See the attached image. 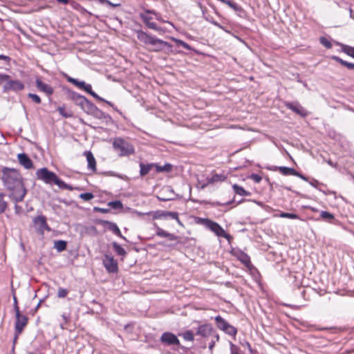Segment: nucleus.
<instances>
[{
    "label": "nucleus",
    "instance_id": "nucleus-49",
    "mask_svg": "<svg viewBox=\"0 0 354 354\" xmlns=\"http://www.w3.org/2000/svg\"><path fill=\"white\" fill-rule=\"evenodd\" d=\"M15 313H16V317H19V315H21L19 311V308L17 304H16V305H15Z\"/></svg>",
    "mask_w": 354,
    "mask_h": 354
},
{
    "label": "nucleus",
    "instance_id": "nucleus-4",
    "mask_svg": "<svg viewBox=\"0 0 354 354\" xmlns=\"http://www.w3.org/2000/svg\"><path fill=\"white\" fill-rule=\"evenodd\" d=\"M196 223L205 226L218 237L225 238L228 241L232 238V236L229 234L226 233L224 229L218 223L209 218L198 217L196 218Z\"/></svg>",
    "mask_w": 354,
    "mask_h": 354
},
{
    "label": "nucleus",
    "instance_id": "nucleus-39",
    "mask_svg": "<svg viewBox=\"0 0 354 354\" xmlns=\"http://www.w3.org/2000/svg\"><path fill=\"white\" fill-rule=\"evenodd\" d=\"M68 293V290L63 288H59L58 289V292H57V297L59 298H64L67 296Z\"/></svg>",
    "mask_w": 354,
    "mask_h": 354
},
{
    "label": "nucleus",
    "instance_id": "nucleus-17",
    "mask_svg": "<svg viewBox=\"0 0 354 354\" xmlns=\"http://www.w3.org/2000/svg\"><path fill=\"white\" fill-rule=\"evenodd\" d=\"M285 106L287 109L292 110L301 117H306L308 115L306 110L298 103L286 102Z\"/></svg>",
    "mask_w": 354,
    "mask_h": 354
},
{
    "label": "nucleus",
    "instance_id": "nucleus-35",
    "mask_svg": "<svg viewBox=\"0 0 354 354\" xmlns=\"http://www.w3.org/2000/svg\"><path fill=\"white\" fill-rule=\"evenodd\" d=\"M4 196V194L0 193V214L4 212L7 208V203L3 200Z\"/></svg>",
    "mask_w": 354,
    "mask_h": 354
},
{
    "label": "nucleus",
    "instance_id": "nucleus-29",
    "mask_svg": "<svg viewBox=\"0 0 354 354\" xmlns=\"http://www.w3.org/2000/svg\"><path fill=\"white\" fill-rule=\"evenodd\" d=\"M180 336L183 337V338L186 341L194 342V335L192 330H187L183 332L181 334H179Z\"/></svg>",
    "mask_w": 354,
    "mask_h": 354
},
{
    "label": "nucleus",
    "instance_id": "nucleus-54",
    "mask_svg": "<svg viewBox=\"0 0 354 354\" xmlns=\"http://www.w3.org/2000/svg\"><path fill=\"white\" fill-rule=\"evenodd\" d=\"M59 3H63V4H68L69 1L68 0H57Z\"/></svg>",
    "mask_w": 354,
    "mask_h": 354
},
{
    "label": "nucleus",
    "instance_id": "nucleus-11",
    "mask_svg": "<svg viewBox=\"0 0 354 354\" xmlns=\"http://www.w3.org/2000/svg\"><path fill=\"white\" fill-rule=\"evenodd\" d=\"M232 254L234 257H235L239 261H240L246 268L249 270H252L253 266L250 261V257L242 250H233Z\"/></svg>",
    "mask_w": 354,
    "mask_h": 354
},
{
    "label": "nucleus",
    "instance_id": "nucleus-5",
    "mask_svg": "<svg viewBox=\"0 0 354 354\" xmlns=\"http://www.w3.org/2000/svg\"><path fill=\"white\" fill-rule=\"evenodd\" d=\"M66 80L68 82L73 84L74 86H75L78 88L83 90V91H86V93H89L91 96H93L98 102H104L112 108L114 107L113 104H112L111 102L107 101L105 99L101 97L96 93H95L92 90V86L91 84H86L83 81H79L77 79L73 78L69 76H66Z\"/></svg>",
    "mask_w": 354,
    "mask_h": 354
},
{
    "label": "nucleus",
    "instance_id": "nucleus-2",
    "mask_svg": "<svg viewBox=\"0 0 354 354\" xmlns=\"http://www.w3.org/2000/svg\"><path fill=\"white\" fill-rule=\"evenodd\" d=\"M136 33L139 41L145 45L150 46L148 48L150 52H160L165 48H171V45L168 42L153 37L142 30H138Z\"/></svg>",
    "mask_w": 354,
    "mask_h": 354
},
{
    "label": "nucleus",
    "instance_id": "nucleus-31",
    "mask_svg": "<svg viewBox=\"0 0 354 354\" xmlns=\"http://www.w3.org/2000/svg\"><path fill=\"white\" fill-rule=\"evenodd\" d=\"M57 111L59 114L65 118H72L73 116V112L71 111H66L64 106H59Z\"/></svg>",
    "mask_w": 354,
    "mask_h": 354
},
{
    "label": "nucleus",
    "instance_id": "nucleus-3",
    "mask_svg": "<svg viewBox=\"0 0 354 354\" xmlns=\"http://www.w3.org/2000/svg\"><path fill=\"white\" fill-rule=\"evenodd\" d=\"M37 179L41 180L47 184L53 183L59 188L68 190H73V187L62 180L55 173L49 171L47 168L44 167L37 169L36 171Z\"/></svg>",
    "mask_w": 354,
    "mask_h": 354
},
{
    "label": "nucleus",
    "instance_id": "nucleus-43",
    "mask_svg": "<svg viewBox=\"0 0 354 354\" xmlns=\"http://www.w3.org/2000/svg\"><path fill=\"white\" fill-rule=\"evenodd\" d=\"M147 214H148V215L152 214L153 218H154V219L162 218L161 211H156L153 212H149V213H147Z\"/></svg>",
    "mask_w": 354,
    "mask_h": 354
},
{
    "label": "nucleus",
    "instance_id": "nucleus-53",
    "mask_svg": "<svg viewBox=\"0 0 354 354\" xmlns=\"http://www.w3.org/2000/svg\"><path fill=\"white\" fill-rule=\"evenodd\" d=\"M308 209H310V211L313 212H318V209L316 207H308Z\"/></svg>",
    "mask_w": 354,
    "mask_h": 354
},
{
    "label": "nucleus",
    "instance_id": "nucleus-25",
    "mask_svg": "<svg viewBox=\"0 0 354 354\" xmlns=\"http://www.w3.org/2000/svg\"><path fill=\"white\" fill-rule=\"evenodd\" d=\"M232 188H233L234 192L238 195H240L242 196H250V194H251L250 192H249L248 191H246L243 187H242L236 184L233 185Z\"/></svg>",
    "mask_w": 354,
    "mask_h": 354
},
{
    "label": "nucleus",
    "instance_id": "nucleus-46",
    "mask_svg": "<svg viewBox=\"0 0 354 354\" xmlns=\"http://www.w3.org/2000/svg\"><path fill=\"white\" fill-rule=\"evenodd\" d=\"M213 24H214V26H217L218 28L222 29V30H223L224 31H225V32H227L230 33V31H228V30H225V28L223 26H221L220 24H218V22H216V21H214V22H213Z\"/></svg>",
    "mask_w": 354,
    "mask_h": 354
},
{
    "label": "nucleus",
    "instance_id": "nucleus-38",
    "mask_svg": "<svg viewBox=\"0 0 354 354\" xmlns=\"http://www.w3.org/2000/svg\"><path fill=\"white\" fill-rule=\"evenodd\" d=\"M80 198L85 201H90L94 198V195L92 193H83L80 195Z\"/></svg>",
    "mask_w": 354,
    "mask_h": 354
},
{
    "label": "nucleus",
    "instance_id": "nucleus-56",
    "mask_svg": "<svg viewBox=\"0 0 354 354\" xmlns=\"http://www.w3.org/2000/svg\"><path fill=\"white\" fill-rule=\"evenodd\" d=\"M245 346L250 351H252V348H251V345L249 342H245Z\"/></svg>",
    "mask_w": 354,
    "mask_h": 354
},
{
    "label": "nucleus",
    "instance_id": "nucleus-63",
    "mask_svg": "<svg viewBox=\"0 0 354 354\" xmlns=\"http://www.w3.org/2000/svg\"><path fill=\"white\" fill-rule=\"evenodd\" d=\"M353 178L354 179V176H353Z\"/></svg>",
    "mask_w": 354,
    "mask_h": 354
},
{
    "label": "nucleus",
    "instance_id": "nucleus-51",
    "mask_svg": "<svg viewBox=\"0 0 354 354\" xmlns=\"http://www.w3.org/2000/svg\"><path fill=\"white\" fill-rule=\"evenodd\" d=\"M0 59L1 60L8 61V60H10V57H8V56H6L4 55H0Z\"/></svg>",
    "mask_w": 354,
    "mask_h": 354
},
{
    "label": "nucleus",
    "instance_id": "nucleus-47",
    "mask_svg": "<svg viewBox=\"0 0 354 354\" xmlns=\"http://www.w3.org/2000/svg\"><path fill=\"white\" fill-rule=\"evenodd\" d=\"M100 3H107L113 7H115V5L113 4L112 3H111L108 0H97Z\"/></svg>",
    "mask_w": 354,
    "mask_h": 354
},
{
    "label": "nucleus",
    "instance_id": "nucleus-60",
    "mask_svg": "<svg viewBox=\"0 0 354 354\" xmlns=\"http://www.w3.org/2000/svg\"><path fill=\"white\" fill-rule=\"evenodd\" d=\"M60 327H61L62 329H64L65 328L64 324H61Z\"/></svg>",
    "mask_w": 354,
    "mask_h": 354
},
{
    "label": "nucleus",
    "instance_id": "nucleus-10",
    "mask_svg": "<svg viewBox=\"0 0 354 354\" xmlns=\"http://www.w3.org/2000/svg\"><path fill=\"white\" fill-rule=\"evenodd\" d=\"M160 341L167 346H179L180 345L177 336L171 332L163 333L160 337Z\"/></svg>",
    "mask_w": 354,
    "mask_h": 354
},
{
    "label": "nucleus",
    "instance_id": "nucleus-48",
    "mask_svg": "<svg viewBox=\"0 0 354 354\" xmlns=\"http://www.w3.org/2000/svg\"><path fill=\"white\" fill-rule=\"evenodd\" d=\"M62 317L64 321V325H67L69 323V318L66 315H62Z\"/></svg>",
    "mask_w": 354,
    "mask_h": 354
},
{
    "label": "nucleus",
    "instance_id": "nucleus-40",
    "mask_svg": "<svg viewBox=\"0 0 354 354\" xmlns=\"http://www.w3.org/2000/svg\"><path fill=\"white\" fill-rule=\"evenodd\" d=\"M28 97L31 98L33 102H35L37 104H41V100L40 97L36 94L33 93H28Z\"/></svg>",
    "mask_w": 354,
    "mask_h": 354
},
{
    "label": "nucleus",
    "instance_id": "nucleus-42",
    "mask_svg": "<svg viewBox=\"0 0 354 354\" xmlns=\"http://www.w3.org/2000/svg\"><path fill=\"white\" fill-rule=\"evenodd\" d=\"M10 79V76L6 74H0V86L3 83L6 82V84L8 82V81Z\"/></svg>",
    "mask_w": 354,
    "mask_h": 354
},
{
    "label": "nucleus",
    "instance_id": "nucleus-15",
    "mask_svg": "<svg viewBox=\"0 0 354 354\" xmlns=\"http://www.w3.org/2000/svg\"><path fill=\"white\" fill-rule=\"evenodd\" d=\"M3 88L5 91H19L24 88V84L19 80H11L10 78Z\"/></svg>",
    "mask_w": 354,
    "mask_h": 354
},
{
    "label": "nucleus",
    "instance_id": "nucleus-21",
    "mask_svg": "<svg viewBox=\"0 0 354 354\" xmlns=\"http://www.w3.org/2000/svg\"><path fill=\"white\" fill-rule=\"evenodd\" d=\"M156 235L160 237L167 238L170 241H175L177 239L176 236H175L173 234L169 233L160 227H158L157 229Z\"/></svg>",
    "mask_w": 354,
    "mask_h": 354
},
{
    "label": "nucleus",
    "instance_id": "nucleus-23",
    "mask_svg": "<svg viewBox=\"0 0 354 354\" xmlns=\"http://www.w3.org/2000/svg\"><path fill=\"white\" fill-rule=\"evenodd\" d=\"M140 176H145L147 174H149V172L151 171V169L153 167H155V164L151 163V164L145 165L144 163H140Z\"/></svg>",
    "mask_w": 354,
    "mask_h": 354
},
{
    "label": "nucleus",
    "instance_id": "nucleus-44",
    "mask_svg": "<svg viewBox=\"0 0 354 354\" xmlns=\"http://www.w3.org/2000/svg\"><path fill=\"white\" fill-rule=\"evenodd\" d=\"M250 178L254 180L255 183H259L262 180V178L261 176H259V174H252L251 176H250Z\"/></svg>",
    "mask_w": 354,
    "mask_h": 354
},
{
    "label": "nucleus",
    "instance_id": "nucleus-62",
    "mask_svg": "<svg viewBox=\"0 0 354 354\" xmlns=\"http://www.w3.org/2000/svg\"><path fill=\"white\" fill-rule=\"evenodd\" d=\"M15 208H16L17 210H19V208H18L17 205L15 206Z\"/></svg>",
    "mask_w": 354,
    "mask_h": 354
},
{
    "label": "nucleus",
    "instance_id": "nucleus-18",
    "mask_svg": "<svg viewBox=\"0 0 354 354\" xmlns=\"http://www.w3.org/2000/svg\"><path fill=\"white\" fill-rule=\"evenodd\" d=\"M84 156L87 160L88 169L95 173L97 171V162L93 153L91 151H86L84 152Z\"/></svg>",
    "mask_w": 354,
    "mask_h": 354
},
{
    "label": "nucleus",
    "instance_id": "nucleus-8",
    "mask_svg": "<svg viewBox=\"0 0 354 354\" xmlns=\"http://www.w3.org/2000/svg\"><path fill=\"white\" fill-rule=\"evenodd\" d=\"M214 334L216 340L218 341L219 336L215 334L213 327L209 324H205L199 326L196 330V335L202 337L207 338Z\"/></svg>",
    "mask_w": 354,
    "mask_h": 354
},
{
    "label": "nucleus",
    "instance_id": "nucleus-50",
    "mask_svg": "<svg viewBox=\"0 0 354 354\" xmlns=\"http://www.w3.org/2000/svg\"><path fill=\"white\" fill-rule=\"evenodd\" d=\"M168 214H169V211H161L162 218H168Z\"/></svg>",
    "mask_w": 354,
    "mask_h": 354
},
{
    "label": "nucleus",
    "instance_id": "nucleus-13",
    "mask_svg": "<svg viewBox=\"0 0 354 354\" xmlns=\"http://www.w3.org/2000/svg\"><path fill=\"white\" fill-rule=\"evenodd\" d=\"M149 14H155V12L153 10H146L145 12L140 14V17L148 28L158 30V28L154 22H151L153 17L150 16Z\"/></svg>",
    "mask_w": 354,
    "mask_h": 354
},
{
    "label": "nucleus",
    "instance_id": "nucleus-19",
    "mask_svg": "<svg viewBox=\"0 0 354 354\" xmlns=\"http://www.w3.org/2000/svg\"><path fill=\"white\" fill-rule=\"evenodd\" d=\"M275 171H279L283 176H295L304 179V176L293 168L287 167H276Z\"/></svg>",
    "mask_w": 354,
    "mask_h": 354
},
{
    "label": "nucleus",
    "instance_id": "nucleus-20",
    "mask_svg": "<svg viewBox=\"0 0 354 354\" xmlns=\"http://www.w3.org/2000/svg\"><path fill=\"white\" fill-rule=\"evenodd\" d=\"M33 223L35 225H38L41 230H46L50 231V227L47 223L46 216L41 215L34 218Z\"/></svg>",
    "mask_w": 354,
    "mask_h": 354
},
{
    "label": "nucleus",
    "instance_id": "nucleus-30",
    "mask_svg": "<svg viewBox=\"0 0 354 354\" xmlns=\"http://www.w3.org/2000/svg\"><path fill=\"white\" fill-rule=\"evenodd\" d=\"M113 247L115 252L117 253V254L122 256V257L126 256L127 252H126L125 250L120 245H119L116 242H114L113 243Z\"/></svg>",
    "mask_w": 354,
    "mask_h": 354
},
{
    "label": "nucleus",
    "instance_id": "nucleus-14",
    "mask_svg": "<svg viewBox=\"0 0 354 354\" xmlns=\"http://www.w3.org/2000/svg\"><path fill=\"white\" fill-rule=\"evenodd\" d=\"M17 160L19 165L24 167L25 169H31L34 168L32 160L25 153H19L17 155Z\"/></svg>",
    "mask_w": 354,
    "mask_h": 354
},
{
    "label": "nucleus",
    "instance_id": "nucleus-61",
    "mask_svg": "<svg viewBox=\"0 0 354 354\" xmlns=\"http://www.w3.org/2000/svg\"><path fill=\"white\" fill-rule=\"evenodd\" d=\"M15 208H16L17 210H19V208H18L17 205L15 206Z\"/></svg>",
    "mask_w": 354,
    "mask_h": 354
},
{
    "label": "nucleus",
    "instance_id": "nucleus-33",
    "mask_svg": "<svg viewBox=\"0 0 354 354\" xmlns=\"http://www.w3.org/2000/svg\"><path fill=\"white\" fill-rule=\"evenodd\" d=\"M274 216H279L281 218H290V219H299V216L296 214L286 213V212H281L279 214H275Z\"/></svg>",
    "mask_w": 354,
    "mask_h": 354
},
{
    "label": "nucleus",
    "instance_id": "nucleus-7",
    "mask_svg": "<svg viewBox=\"0 0 354 354\" xmlns=\"http://www.w3.org/2000/svg\"><path fill=\"white\" fill-rule=\"evenodd\" d=\"M215 321L217 327L224 331L225 333L235 337L237 333L236 328L227 323L223 317L220 315H218L215 317Z\"/></svg>",
    "mask_w": 354,
    "mask_h": 354
},
{
    "label": "nucleus",
    "instance_id": "nucleus-26",
    "mask_svg": "<svg viewBox=\"0 0 354 354\" xmlns=\"http://www.w3.org/2000/svg\"><path fill=\"white\" fill-rule=\"evenodd\" d=\"M320 217L322 220L328 222L330 223H333L335 220V216L328 212L322 211L320 213Z\"/></svg>",
    "mask_w": 354,
    "mask_h": 354
},
{
    "label": "nucleus",
    "instance_id": "nucleus-52",
    "mask_svg": "<svg viewBox=\"0 0 354 354\" xmlns=\"http://www.w3.org/2000/svg\"><path fill=\"white\" fill-rule=\"evenodd\" d=\"M327 163H328L329 165H330V166H332V167H335L337 166V164H336V163H335V164H334V163L332 162V160H327Z\"/></svg>",
    "mask_w": 354,
    "mask_h": 354
},
{
    "label": "nucleus",
    "instance_id": "nucleus-59",
    "mask_svg": "<svg viewBox=\"0 0 354 354\" xmlns=\"http://www.w3.org/2000/svg\"><path fill=\"white\" fill-rule=\"evenodd\" d=\"M14 302H15V305H16V304H17V300L16 297H14Z\"/></svg>",
    "mask_w": 354,
    "mask_h": 354
},
{
    "label": "nucleus",
    "instance_id": "nucleus-1",
    "mask_svg": "<svg viewBox=\"0 0 354 354\" xmlns=\"http://www.w3.org/2000/svg\"><path fill=\"white\" fill-rule=\"evenodd\" d=\"M1 179L7 189L12 192L11 196L16 202H21L24 200L26 194V189L18 169L3 167L1 169Z\"/></svg>",
    "mask_w": 354,
    "mask_h": 354
},
{
    "label": "nucleus",
    "instance_id": "nucleus-27",
    "mask_svg": "<svg viewBox=\"0 0 354 354\" xmlns=\"http://www.w3.org/2000/svg\"><path fill=\"white\" fill-rule=\"evenodd\" d=\"M342 47V51L354 58V47L342 44H338Z\"/></svg>",
    "mask_w": 354,
    "mask_h": 354
},
{
    "label": "nucleus",
    "instance_id": "nucleus-24",
    "mask_svg": "<svg viewBox=\"0 0 354 354\" xmlns=\"http://www.w3.org/2000/svg\"><path fill=\"white\" fill-rule=\"evenodd\" d=\"M331 59L337 62L342 66L346 67L348 69H350V70L353 69L354 70V64H353V63H350L346 61H344L342 59H341L340 57L335 56V55L332 56Z\"/></svg>",
    "mask_w": 354,
    "mask_h": 354
},
{
    "label": "nucleus",
    "instance_id": "nucleus-57",
    "mask_svg": "<svg viewBox=\"0 0 354 354\" xmlns=\"http://www.w3.org/2000/svg\"><path fill=\"white\" fill-rule=\"evenodd\" d=\"M181 43H182L183 46L185 48H188V45H187L186 43H185V42H183V41H181Z\"/></svg>",
    "mask_w": 354,
    "mask_h": 354
},
{
    "label": "nucleus",
    "instance_id": "nucleus-22",
    "mask_svg": "<svg viewBox=\"0 0 354 354\" xmlns=\"http://www.w3.org/2000/svg\"><path fill=\"white\" fill-rule=\"evenodd\" d=\"M103 223L104 224H106L108 225V228L112 231V232L113 234H115V235H117L119 237H123L122 235V233L120 232V230L119 229V227H118V225L114 223H111V222H109V221H103Z\"/></svg>",
    "mask_w": 354,
    "mask_h": 354
},
{
    "label": "nucleus",
    "instance_id": "nucleus-28",
    "mask_svg": "<svg viewBox=\"0 0 354 354\" xmlns=\"http://www.w3.org/2000/svg\"><path fill=\"white\" fill-rule=\"evenodd\" d=\"M156 170L157 172H169L172 169V165L167 163L163 166L155 164Z\"/></svg>",
    "mask_w": 354,
    "mask_h": 354
},
{
    "label": "nucleus",
    "instance_id": "nucleus-9",
    "mask_svg": "<svg viewBox=\"0 0 354 354\" xmlns=\"http://www.w3.org/2000/svg\"><path fill=\"white\" fill-rule=\"evenodd\" d=\"M103 265L109 273H115L118 271L117 261L110 255H104L103 259Z\"/></svg>",
    "mask_w": 354,
    "mask_h": 354
},
{
    "label": "nucleus",
    "instance_id": "nucleus-55",
    "mask_svg": "<svg viewBox=\"0 0 354 354\" xmlns=\"http://www.w3.org/2000/svg\"><path fill=\"white\" fill-rule=\"evenodd\" d=\"M97 211L102 212V213H106L108 212V209H102V208H97Z\"/></svg>",
    "mask_w": 354,
    "mask_h": 354
},
{
    "label": "nucleus",
    "instance_id": "nucleus-6",
    "mask_svg": "<svg viewBox=\"0 0 354 354\" xmlns=\"http://www.w3.org/2000/svg\"><path fill=\"white\" fill-rule=\"evenodd\" d=\"M113 147L120 156H127L135 153L133 145L122 138H115L113 140Z\"/></svg>",
    "mask_w": 354,
    "mask_h": 354
},
{
    "label": "nucleus",
    "instance_id": "nucleus-34",
    "mask_svg": "<svg viewBox=\"0 0 354 354\" xmlns=\"http://www.w3.org/2000/svg\"><path fill=\"white\" fill-rule=\"evenodd\" d=\"M66 242L65 241L59 240L55 242V248L59 252H62L66 249Z\"/></svg>",
    "mask_w": 354,
    "mask_h": 354
},
{
    "label": "nucleus",
    "instance_id": "nucleus-45",
    "mask_svg": "<svg viewBox=\"0 0 354 354\" xmlns=\"http://www.w3.org/2000/svg\"><path fill=\"white\" fill-rule=\"evenodd\" d=\"M110 205H112L114 208H120L122 207V204L120 201H116L112 203H110Z\"/></svg>",
    "mask_w": 354,
    "mask_h": 354
},
{
    "label": "nucleus",
    "instance_id": "nucleus-16",
    "mask_svg": "<svg viewBox=\"0 0 354 354\" xmlns=\"http://www.w3.org/2000/svg\"><path fill=\"white\" fill-rule=\"evenodd\" d=\"M36 86L39 91L46 93L48 96H50L54 93L53 88L41 81L40 78H37L35 80Z\"/></svg>",
    "mask_w": 354,
    "mask_h": 354
},
{
    "label": "nucleus",
    "instance_id": "nucleus-12",
    "mask_svg": "<svg viewBox=\"0 0 354 354\" xmlns=\"http://www.w3.org/2000/svg\"><path fill=\"white\" fill-rule=\"evenodd\" d=\"M28 319L26 315H21L19 317H16L15 342L28 324Z\"/></svg>",
    "mask_w": 354,
    "mask_h": 354
},
{
    "label": "nucleus",
    "instance_id": "nucleus-58",
    "mask_svg": "<svg viewBox=\"0 0 354 354\" xmlns=\"http://www.w3.org/2000/svg\"><path fill=\"white\" fill-rule=\"evenodd\" d=\"M214 346V342H213L212 344H209V348L212 349Z\"/></svg>",
    "mask_w": 354,
    "mask_h": 354
},
{
    "label": "nucleus",
    "instance_id": "nucleus-37",
    "mask_svg": "<svg viewBox=\"0 0 354 354\" xmlns=\"http://www.w3.org/2000/svg\"><path fill=\"white\" fill-rule=\"evenodd\" d=\"M168 218H171L177 221V223L180 225H182L181 221L178 216V213L176 212H169Z\"/></svg>",
    "mask_w": 354,
    "mask_h": 354
},
{
    "label": "nucleus",
    "instance_id": "nucleus-36",
    "mask_svg": "<svg viewBox=\"0 0 354 354\" xmlns=\"http://www.w3.org/2000/svg\"><path fill=\"white\" fill-rule=\"evenodd\" d=\"M320 43L325 46L326 48H331L332 44L331 42L326 37H322L319 39Z\"/></svg>",
    "mask_w": 354,
    "mask_h": 354
},
{
    "label": "nucleus",
    "instance_id": "nucleus-32",
    "mask_svg": "<svg viewBox=\"0 0 354 354\" xmlns=\"http://www.w3.org/2000/svg\"><path fill=\"white\" fill-rule=\"evenodd\" d=\"M225 178H226V177L224 175L215 174L207 180H208L209 183H213L218 182V181H220V182L224 181L225 180Z\"/></svg>",
    "mask_w": 354,
    "mask_h": 354
},
{
    "label": "nucleus",
    "instance_id": "nucleus-41",
    "mask_svg": "<svg viewBox=\"0 0 354 354\" xmlns=\"http://www.w3.org/2000/svg\"><path fill=\"white\" fill-rule=\"evenodd\" d=\"M230 351L231 354H241L240 348L232 343L230 344Z\"/></svg>",
    "mask_w": 354,
    "mask_h": 354
}]
</instances>
